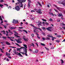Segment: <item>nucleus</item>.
Instances as JSON below:
<instances>
[{
	"mask_svg": "<svg viewBox=\"0 0 65 65\" xmlns=\"http://www.w3.org/2000/svg\"><path fill=\"white\" fill-rule=\"evenodd\" d=\"M17 52V51L15 50V49L14 50L13 52L15 54V55H19V56H21V57H23V56L21 55V54L20 53H18V52Z\"/></svg>",
	"mask_w": 65,
	"mask_h": 65,
	"instance_id": "1",
	"label": "nucleus"
},
{
	"mask_svg": "<svg viewBox=\"0 0 65 65\" xmlns=\"http://www.w3.org/2000/svg\"><path fill=\"white\" fill-rule=\"evenodd\" d=\"M23 50L24 51V53H22V54H24V55H25V56H27L28 55V54H27V50L25 48V47H24L23 48Z\"/></svg>",
	"mask_w": 65,
	"mask_h": 65,
	"instance_id": "2",
	"label": "nucleus"
},
{
	"mask_svg": "<svg viewBox=\"0 0 65 65\" xmlns=\"http://www.w3.org/2000/svg\"><path fill=\"white\" fill-rule=\"evenodd\" d=\"M34 10L36 11L37 12L39 13H40V14H41L42 13V12H41V9H39L38 10L37 9H35Z\"/></svg>",
	"mask_w": 65,
	"mask_h": 65,
	"instance_id": "3",
	"label": "nucleus"
},
{
	"mask_svg": "<svg viewBox=\"0 0 65 65\" xmlns=\"http://www.w3.org/2000/svg\"><path fill=\"white\" fill-rule=\"evenodd\" d=\"M14 35L16 37H17V38H20V37H21L18 36V33L16 32H15V34H14Z\"/></svg>",
	"mask_w": 65,
	"mask_h": 65,
	"instance_id": "4",
	"label": "nucleus"
},
{
	"mask_svg": "<svg viewBox=\"0 0 65 65\" xmlns=\"http://www.w3.org/2000/svg\"><path fill=\"white\" fill-rule=\"evenodd\" d=\"M52 28L51 27H49L48 28H46V30L49 31H50V32H52Z\"/></svg>",
	"mask_w": 65,
	"mask_h": 65,
	"instance_id": "5",
	"label": "nucleus"
},
{
	"mask_svg": "<svg viewBox=\"0 0 65 65\" xmlns=\"http://www.w3.org/2000/svg\"><path fill=\"white\" fill-rule=\"evenodd\" d=\"M21 39H18L16 40V41H17V43H22V42L21 41Z\"/></svg>",
	"mask_w": 65,
	"mask_h": 65,
	"instance_id": "6",
	"label": "nucleus"
},
{
	"mask_svg": "<svg viewBox=\"0 0 65 65\" xmlns=\"http://www.w3.org/2000/svg\"><path fill=\"white\" fill-rule=\"evenodd\" d=\"M15 8V9L17 10V11H19L20 10V8L18 6H17Z\"/></svg>",
	"mask_w": 65,
	"mask_h": 65,
	"instance_id": "7",
	"label": "nucleus"
},
{
	"mask_svg": "<svg viewBox=\"0 0 65 65\" xmlns=\"http://www.w3.org/2000/svg\"><path fill=\"white\" fill-rule=\"evenodd\" d=\"M19 3H21V4L19 5V7H22V8H23V4H22V2H19Z\"/></svg>",
	"mask_w": 65,
	"mask_h": 65,
	"instance_id": "8",
	"label": "nucleus"
},
{
	"mask_svg": "<svg viewBox=\"0 0 65 65\" xmlns=\"http://www.w3.org/2000/svg\"><path fill=\"white\" fill-rule=\"evenodd\" d=\"M18 1V2H25L26 0H17Z\"/></svg>",
	"mask_w": 65,
	"mask_h": 65,
	"instance_id": "9",
	"label": "nucleus"
},
{
	"mask_svg": "<svg viewBox=\"0 0 65 65\" xmlns=\"http://www.w3.org/2000/svg\"><path fill=\"white\" fill-rule=\"evenodd\" d=\"M59 3H60L61 4H63V6H65V3H63V2H59Z\"/></svg>",
	"mask_w": 65,
	"mask_h": 65,
	"instance_id": "10",
	"label": "nucleus"
},
{
	"mask_svg": "<svg viewBox=\"0 0 65 65\" xmlns=\"http://www.w3.org/2000/svg\"><path fill=\"white\" fill-rule=\"evenodd\" d=\"M19 21L17 20H15L14 19H13V22H12L13 23H18V22Z\"/></svg>",
	"mask_w": 65,
	"mask_h": 65,
	"instance_id": "11",
	"label": "nucleus"
},
{
	"mask_svg": "<svg viewBox=\"0 0 65 65\" xmlns=\"http://www.w3.org/2000/svg\"><path fill=\"white\" fill-rule=\"evenodd\" d=\"M57 8L59 11H61V10H62V8H61L59 7H57Z\"/></svg>",
	"mask_w": 65,
	"mask_h": 65,
	"instance_id": "12",
	"label": "nucleus"
},
{
	"mask_svg": "<svg viewBox=\"0 0 65 65\" xmlns=\"http://www.w3.org/2000/svg\"><path fill=\"white\" fill-rule=\"evenodd\" d=\"M58 17H59L63 16V15L62 14V13L60 14V13H58Z\"/></svg>",
	"mask_w": 65,
	"mask_h": 65,
	"instance_id": "13",
	"label": "nucleus"
},
{
	"mask_svg": "<svg viewBox=\"0 0 65 65\" xmlns=\"http://www.w3.org/2000/svg\"><path fill=\"white\" fill-rule=\"evenodd\" d=\"M23 38L24 39V40L25 41H28V38L26 39L25 38Z\"/></svg>",
	"mask_w": 65,
	"mask_h": 65,
	"instance_id": "14",
	"label": "nucleus"
},
{
	"mask_svg": "<svg viewBox=\"0 0 65 65\" xmlns=\"http://www.w3.org/2000/svg\"><path fill=\"white\" fill-rule=\"evenodd\" d=\"M23 45L24 47H24L26 48V50L27 49V45L26 44H24Z\"/></svg>",
	"mask_w": 65,
	"mask_h": 65,
	"instance_id": "15",
	"label": "nucleus"
},
{
	"mask_svg": "<svg viewBox=\"0 0 65 65\" xmlns=\"http://www.w3.org/2000/svg\"><path fill=\"white\" fill-rule=\"evenodd\" d=\"M38 24L37 25L38 26H39V25H41V22L40 21H38Z\"/></svg>",
	"mask_w": 65,
	"mask_h": 65,
	"instance_id": "16",
	"label": "nucleus"
},
{
	"mask_svg": "<svg viewBox=\"0 0 65 65\" xmlns=\"http://www.w3.org/2000/svg\"><path fill=\"white\" fill-rule=\"evenodd\" d=\"M37 3H38V4L39 5H40V6L41 7H42V5L40 3V2H39V1H38Z\"/></svg>",
	"mask_w": 65,
	"mask_h": 65,
	"instance_id": "17",
	"label": "nucleus"
},
{
	"mask_svg": "<svg viewBox=\"0 0 65 65\" xmlns=\"http://www.w3.org/2000/svg\"><path fill=\"white\" fill-rule=\"evenodd\" d=\"M24 47H21L20 48H17V51H20V49H22V48H23H23Z\"/></svg>",
	"mask_w": 65,
	"mask_h": 65,
	"instance_id": "18",
	"label": "nucleus"
},
{
	"mask_svg": "<svg viewBox=\"0 0 65 65\" xmlns=\"http://www.w3.org/2000/svg\"><path fill=\"white\" fill-rule=\"evenodd\" d=\"M6 43L7 44V45H10V43H9V42L7 41H6Z\"/></svg>",
	"mask_w": 65,
	"mask_h": 65,
	"instance_id": "19",
	"label": "nucleus"
},
{
	"mask_svg": "<svg viewBox=\"0 0 65 65\" xmlns=\"http://www.w3.org/2000/svg\"><path fill=\"white\" fill-rule=\"evenodd\" d=\"M34 29H35V30H38V28L37 27H35L34 26Z\"/></svg>",
	"mask_w": 65,
	"mask_h": 65,
	"instance_id": "20",
	"label": "nucleus"
},
{
	"mask_svg": "<svg viewBox=\"0 0 65 65\" xmlns=\"http://www.w3.org/2000/svg\"><path fill=\"white\" fill-rule=\"evenodd\" d=\"M56 37L58 38H60L61 37V36L60 35H57Z\"/></svg>",
	"mask_w": 65,
	"mask_h": 65,
	"instance_id": "21",
	"label": "nucleus"
},
{
	"mask_svg": "<svg viewBox=\"0 0 65 65\" xmlns=\"http://www.w3.org/2000/svg\"><path fill=\"white\" fill-rule=\"evenodd\" d=\"M46 40H51L50 39V38H48V37H47V38H46Z\"/></svg>",
	"mask_w": 65,
	"mask_h": 65,
	"instance_id": "22",
	"label": "nucleus"
},
{
	"mask_svg": "<svg viewBox=\"0 0 65 65\" xmlns=\"http://www.w3.org/2000/svg\"><path fill=\"white\" fill-rule=\"evenodd\" d=\"M60 61L61 62V64H62V63H64V61H63V60L62 59H60Z\"/></svg>",
	"mask_w": 65,
	"mask_h": 65,
	"instance_id": "23",
	"label": "nucleus"
},
{
	"mask_svg": "<svg viewBox=\"0 0 65 65\" xmlns=\"http://www.w3.org/2000/svg\"><path fill=\"white\" fill-rule=\"evenodd\" d=\"M47 36L48 37H52V38H53V37L49 35H48Z\"/></svg>",
	"mask_w": 65,
	"mask_h": 65,
	"instance_id": "24",
	"label": "nucleus"
},
{
	"mask_svg": "<svg viewBox=\"0 0 65 65\" xmlns=\"http://www.w3.org/2000/svg\"><path fill=\"white\" fill-rule=\"evenodd\" d=\"M3 6H4L3 5L1 4H0V7H1V8H3Z\"/></svg>",
	"mask_w": 65,
	"mask_h": 65,
	"instance_id": "25",
	"label": "nucleus"
},
{
	"mask_svg": "<svg viewBox=\"0 0 65 65\" xmlns=\"http://www.w3.org/2000/svg\"><path fill=\"white\" fill-rule=\"evenodd\" d=\"M8 31H9V33H11L12 34H13V33L12 32H11V31H10V30L9 29Z\"/></svg>",
	"mask_w": 65,
	"mask_h": 65,
	"instance_id": "26",
	"label": "nucleus"
},
{
	"mask_svg": "<svg viewBox=\"0 0 65 65\" xmlns=\"http://www.w3.org/2000/svg\"><path fill=\"white\" fill-rule=\"evenodd\" d=\"M55 41L56 42H57L58 43H59V42H60V40H56Z\"/></svg>",
	"mask_w": 65,
	"mask_h": 65,
	"instance_id": "27",
	"label": "nucleus"
},
{
	"mask_svg": "<svg viewBox=\"0 0 65 65\" xmlns=\"http://www.w3.org/2000/svg\"><path fill=\"white\" fill-rule=\"evenodd\" d=\"M28 7H30V4L29 3H28Z\"/></svg>",
	"mask_w": 65,
	"mask_h": 65,
	"instance_id": "28",
	"label": "nucleus"
},
{
	"mask_svg": "<svg viewBox=\"0 0 65 65\" xmlns=\"http://www.w3.org/2000/svg\"><path fill=\"white\" fill-rule=\"evenodd\" d=\"M15 44H16V45H17L18 46H19V47H21V46H20V45H19V44H18V43H15Z\"/></svg>",
	"mask_w": 65,
	"mask_h": 65,
	"instance_id": "29",
	"label": "nucleus"
},
{
	"mask_svg": "<svg viewBox=\"0 0 65 65\" xmlns=\"http://www.w3.org/2000/svg\"><path fill=\"white\" fill-rule=\"evenodd\" d=\"M42 29H43V30H44V31H45V27H42Z\"/></svg>",
	"mask_w": 65,
	"mask_h": 65,
	"instance_id": "30",
	"label": "nucleus"
},
{
	"mask_svg": "<svg viewBox=\"0 0 65 65\" xmlns=\"http://www.w3.org/2000/svg\"><path fill=\"white\" fill-rule=\"evenodd\" d=\"M16 27H12L11 28V29H15Z\"/></svg>",
	"mask_w": 65,
	"mask_h": 65,
	"instance_id": "31",
	"label": "nucleus"
},
{
	"mask_svg": "<svg viewBox=\"0 0 65 65\" xmlns=\"http://www.w3.org/2000/svg\"><path fill=\"white\" fill-rule=\"evenodd\" d=\"M45 24H46L47 25V26L49 24L48 23H47V22H45Z\"/></svg>",
	"mask_w": 65,
	"mask_h": 65,
	"instance_id": "32",
	"label": "nucleus"
},
{
	"mask_svg": "<svg viewBox=\"0 0 65 65\" xmlns=\"http://www.w3.org/2000/svg\"><path fill=\"white\" fill-rule=\"evenodd\" d=\"M38 50H35V53H38Z\"/></svg>",
	"mask_w": 65,
	"mask_h": 65,
	"instance_id": "33",
	"label": "nucleus"
},
{
	"mask_svg": "<svg viewBox=\"0 0 65 65\" xmlns=\"http://www.w3.org/2000/svg\"><path fill=\"white\" fill-rule=\"evenodd\" d=\"M31 46H32L33 47H34V44L32 43L31 44Z\"/></svg>",
	"mask_w": 65,
	"mask_h": 65,
	"instance_id": "34",
	"label": "nucleus"
},
{
	"mask_svg": "<svg viewBox=\"0 0 65 65\" xmlns=\"http://www.w3.org/2000/svg\"><path fill=\"white\" fill-rule=\"evenodd\" d=\"M41 44L42 45H43V46H44L45 45V44L43 43H41Z\"/></svg>",
	"mask_w": 65,
	"mask_h": 65,
	"instance_id": "35",
	"label": "nucleus"
},
{
	"mask_svg": "<svg viewBox=\"0 0 65 65\" xmlns=\"http://www.w3.org/2000/svg\"><path fill=\"white\" fill-rule=\"evenodd\" d=\"M49 21L51 22H52L53 21V19L52 18H50Z\"/></svg>",
	"mask_w": 65,
	"mask_h": 65,
	"instance_id": "36",
	"label": "nucleus"
},
{
	"mask_svg": "<svg viewBox=\"0 0 65 65\" xmlns=\"http://www.w3.org/2000/svg\"><path fill=\"white\" fill-rule=\"evenodd\" d=\"M0 20L1 21H2V17H1V16L0 15Z\"/></svg>",
	"mask_w": 65,
	"mask_h": 65,
	"instance_id": "37",
	"label": "nucleus"
},
{
	"mask_svg": "<svg viewBox=\"0 0 65 65\" xmlns=\"http://www.w3.org/2000/svg\"><path fill=\"white\" fill-rule=\"evenodd\" d=\"M2 38H4V39H6V37H5L4 36H3Z\"/></svg>",
	"mask_w": 65,
	"mask_h": 65,
	"instance_id": "38",
	"label": "nucleus"
},
{
	"mask_svg": "<svg viewBox=\"0 0 65 65\" xmlns=\"http://www.w3.org/2000/svg\"><path fill=\"white\" fill-rule=\"evenodd\" d=\"M0 50H1V52H2V53H4V52H3V50L1 49H0Z\"/></svg>",
	"mask_w": 65,
	"mask_h": 65,
	"instance_id": "39",
	"label": "nucleus"
},
{
	"mask_svg": "<svg viewBox=\"0 0 65 65\" xmlns=\"http://www.w3.org/2000/svg\"><path fill=\"white\" fill-rule=\"evenodd\" d=\"M42 39H43V40H46V39H45V38H42Z\"/></svg>",
	"mask_w": 65,
	"mask_h": 65,
	"instance_id": "40",
	"label": "nucleus"
},
{
	"mask_svg": "<svg viewBox=\"0 0 65 65\" xmlns=\"http://www.w3.org/2000/svg\"><path fill=\"white\" fill-rule=\"evenodd\" d=\"M42 34L43 35H44V36H45V33L44 32L42 33Z\"/></svg>",
	"mask_w": 65,
	"mask_h": 65,
	"instance_id": "41",
	"label": "nucleus"
},
{
	"mask_svg": "<svg viewBox=\"0 0 65 65\" xmlns=\"http://www.w3.org/2000/svg\"><path fill=\"white\" fill-rule=\"evenodd\" d=\"M2 32H3V33L4 34H5V32L4 30H3Z\"/></svg>",
	"mask_w": 65,
	"mask_h": 65,
	"instance_id": "42",
	"label": "nucleus"
},
{
	"mask_svg": "<svg viewBox=\"0 0 65 65\" xmlns=\"http://www.w3.org/2000/svg\"><path fill=\"white\" fill-rule=\"evenodd\" d=\"M45 48L46 49V50H47L48 51H49V49L48 48H47V47H45Z\"/></svg>",
	"mask_w": 65,
	"mask_h": 65,
	"instance_id": "43",
	"label": "nucleus"
},
{
	"mask_svg": "<svg viewBox=\"0 0 65 65\" xmlns=\"http://www.w3.org/2000/svg\"><path fill=\"white\" fill-rule=\"evenodd\" d=\"M31 36L32 37H34V34H32L31 35Z\"/></svg>",
	"mask_w": 65,
	"mask_h": 65,
	"instance_id": "44",
	"label": "nucleus"
},
{
	"mask_svg": "<svg viewBox=\"0 0 65 65\" xmlns=\"http://www.w3.org/2000/svg\"><path fill=\"white\" fill-rule=\"evenodd\" d=\"M7 38H8L9 39H11V37H9L8 36L7 37Z\"/></svg>",
	"mask_w": 65,
	"mask_h": 65,
	"instance_id": "45",
	"label": "nucleus"
},
{
	"mask_svg": "<svg viewBox=\"0 0 65 65\" xmlns=\"http://www.w3.org/2000/svg\"><path fill=\"white\" fill-rule=\"evenodd\" d=\"M42 20L43 21H45V22H46V20L44 19H42Z\"/></svg>",
	"mask_w": 65,
	"mask_h": 65,
	"instance_id": "46",
	"label": "nucleus"
},
{
	"mask_svg": "<svg viewBox=\"0 0 65 65\" xmlns=\"http://www.w3.org/2000/svg\"><path fill=\"white\" fill-rule=\"evenodd\" d=\"M4 27L5 28V29H6V25H4Z\"/></svg>",
	"mask_w": 65,
	"mask_h": 65,
	"instance_id": "47",
	"label": "nucleus"
},
{
	"mask_svg": "<svg viewBox=\"0 0 65 65\" xmlns=\"http://www.w3.org/2000/svg\"><path fill=\"white\" fill-rule=\"evenodd\" d=\"M61 25L63 26H65V24H64L63 23H62Z\"/></svg>",
	"mask_w": 65,
	"mask_h": 65,
	"instance_id": "48",
	"label": "nucleus"
},
{
	"mask_svg": "<svg viewBox=\"0 0 65 65\" xmlns=\"http://www.w3.org/2000/svg\"><path fill=\"white\" fill-rule=\"evenodd\" d=\"M57 22H60V19H57Z\"/></svg>",
	"mask_w": 65,
	"mask_h": 65,
	"instance_id": "49",
	"label": "nucleus"
},
{
	"mask_svg": "<svg viewBox=\"0 0 65 65\" xmlns=\"http://www.w3.org/2000/svg\"><path fill=\"white\" fill-rule=\"evenodd\" d=\"M55 10V11L56 12H58V11H57V10H56V9H54Z\"/></svg>",
	"mask_w": 65,
	"mask_h": 65,
	"instance_id": "50",
	"label": "nucleus"
},
{
	"mask_svg": "<svg viewBox=\"0 0 65 65\" xmlns=\"http://www.w3.org/2000/svg\"><path fill=\"white\" fill-rule=\"evenodd\" d=\"M29 51H30L31 52H32V50L31 49V48H29Z\"/></svg>",
	"mask_w": 65,
	"mask_h": 65,
	"instance_id": "51",
	"label": "nucleus"
},
{
	"mask_svg": "<svg viewBox=\"0 0 65 65\" xmlns=\"http://www.w3.org/2000/svg\"><path fill=\"white\" fill-rule=\"evenodd\" d=\"M54 6H55V7H56V8H57V7H57V6L55 5H54Z\"/></svg>",
	"mask_w": 65,
	"mask_h": 65,
	"instance_id": "52",
	"label": "nucleus"
},
{
	"mask_svg": "<svg viewBox=\"0 0 65 65\" xmlns=\"http://www.w3.org/2000/svg\"><path fill=\"white\" fill-rule=\"evenodd\" d=\"M4 5H6L7 7H8V5L6 4H4Z\"/></svg>",
	"mask_w": 65,
	"mask_h": 65,
	"instance_id": "53",
	"label": "nucleus"
},
{
	"mask_svg": "<svg viewBox=\"0 0 65 65\" xmlns=\"http://www.w3.org/2000/svg\"><path fill=\"white\" fill-rule=\"evenodd\" d=\"M31 46V44H30L28 46L29 47H30Z\"/></svg>",
	"mask_w": 65,
	"mask_h": 65,
	"instance_id": "54",
	"label": "nucleus"
},
{
	"mask_svg": "<svg viewBox=\"0 0 65 65\" xmlns=\"http://www.w3.org/2000/svg\"><path fill=\"white\" fill-rule=\"evenodd\" d=\"M28 2H29V3H31V1L30 0H28Z\"/></svg>",
	"mask_w": 65,
	"mask_h": 65,
	"instance_id": "55",
	"label": "nucleus"
},
{
	"mask_svg": "<svg viewBox=\"0 0 65 65\" xmlns=\"http://www.w3.org/2000/svg\"><path fill=\"white\" fill-rule=\"evenodd\" d=\"M11 47H12V48H16V47H12V46Z\"/></svg>",
	"mask_w": 65,
	"mask_h": 65,
	"instance_id": "56",
	"label": "nucleus"
},
{
	"mask_svg": "<svg viewBox=\"0 0 65 65\" xmlns=\"http://www.w3.org/2000/svg\"><path fill=\"white\" fill-rule=\"evenodd\" d=\"M31 12H35V11L34 10H31Z\"/></svg>",
	"mask_w": 65,
	"mask_h": 65,
	"instance_id": "57",
	"label": "nucleus"
},
{
	"mask_svg": "<svg viewBox=\"0 0 65 65\" xmlns=\"http://www.w3.org/2000/svg\"><path fill=\"white\" fill-rule=\"evenodd\" d=\"M38 29H39V30H40L41 31H42V30H41L40 28H38Z\"/></svg>",
	"mask_w": 65,
	"mask_h": 65,
	"instance_id": "58",
	"label": "nucleus"
},
{
	"mask_svg": "<svg viewBox=\"0 0 65 65\" xmlns=\"http://www.w3.org/2000/svg\"><path fill=\"white\" fill-rule=\"evenodd\" d=\"M8 57L10 59H11V57L10 56H8Z\"/></svg>",
	"mask_w": 65,
	"mask_h": 65,
	"instance_id": "59",
	"label": "nucleus"
},
{
	"mask_svg": "<svg viewBox=\"0 0 65 65\" xmlns=\"http://www.w3.org/2000/svg\"><path fill=\"white\" fill-rule=\"evenodd\" d=\"M37 38H39V39H40V37H39L38 36H37Z\"/></svg>",
	"mask_w": 65,
	"mask_h": 65,
	"instance_id": "60",
	"label": "nucleus"
},
{
	"mask_svg": "<svg viewBox=\"0 0 65 65\" xmlns=\"http://www.w3.org/2000/svg\"><path fill=\"white\" fill-rule=\"evenodd\" d=\"M3 2V0H1V2L2 3Z\"/></svg>",
	"mask_w": 65,
	"mask_h": 65,
	"instance_id": "61",
	"label": "nucleus"
},
{
	"mask_svg": "<svg viewBox=\"0 0 65 65\" xmlns=\"http://www.w3.org/2000/svg\"><path fill=\"white\" fill-rule=\"evenodd\" d=\"M6 55L7 56H8V53L7 52H6Z\"/></svg>",
	"mask_w": 65,
	"mask_h": 65,
	"instance_id": "62",
	"label": "nucleus"
},
{
	"mask_svg": "<svg viewBox=\"0 0 65 65\" xmlns=\"http://www.w3.org/2000/svg\"><path fill=\"white\" fill-rule=\"evenodd\" d=\"M34 32L35 33H36V30L35 29L34 30Z\"/></svg>",
	"mask_w": 65,
	"mask_h": 65,
	"instance_id": "63",
	"label": "nucleus"
},
{
	"mask_svg": "<svg viewBox=\"0 0 65 65\" xmlns=\"http://www.w3.org/2000/svg\"><path fill=\"white\" fill-rule=\"evenodd\" d=\"M62 28H63V29H64V30H65V27H62Z\"/></svg>",
	"mask_w": 65,
	"mask_h": 65,
	"instance_id": "64",
	"label": "nucleus"
}]
</instances>
